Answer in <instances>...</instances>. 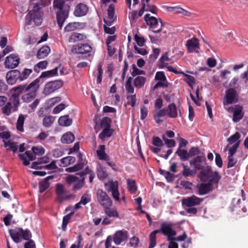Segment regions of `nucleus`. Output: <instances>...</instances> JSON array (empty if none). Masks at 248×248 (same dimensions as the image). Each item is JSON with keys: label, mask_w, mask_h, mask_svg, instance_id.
<instances>
[{"label": "nucleus", "mask_w": 248, "mask_h": 248, "mask_svg": "<svg viewBox=\"0 0 248 248\" xmlns=\"http://www.w3.org/2000/svg\"><path fill=\"white\" fill-rule=\"evenodd\" d=\"M162 139L165 142V144L168 148H171L175 146V142L173 140L168 139L164 135L163 136Z\"/></svg>", "instance_id": "59"}, {"label": "nucleus", "mask_w": 248, "mask_h": 248, "mask_svg": "<svg viewBox=\"0 0 248 248\" xmlns=\"http://www.w3.org/2000/svg\"><path fill=\"white\" fill-rule=\"evenodd\" d=\"M40 102V99H36L29 106V112H31L34 111L35 109L39 105V103Z\"/></svg>", "instance_id": "60"}, {"label": "nucleus", "mask_w": 248, "mask_h": 248, "mask_svg": "<svg viewBox=\"0 0 248 248\" xmlns=\"http://www.w3.org/2000/svg\"><path fill=\"white\" fill-rule=\"evenodd\" d=\"M31 72L32 70L31 69H25L21 73H20V80L23 81L27 79Z\"/></svg>", "instance_id": "58"}, {"label": "nucleus", "mask_w": 248, "mask_h": 248, "mask_svg": "<svg viewBox=\"0 0 248 248\" xmlns=\"http://www.w3.org/2000/svg\"><path fill=\"white\" fill-rule=\"evenodd\" d=\"M76 161L75 157L71 156H68L65 157H64L61 160V162L63 164V166H67L71 164L74 163Z\"/></svg>", "instance_id": "47"}, {"label": "nucleus", "mask_w": 248, "mask_h": 248, "mask_svg": "<svg viewBox=\"0 0 248 248\" xmlns=\"http://www.w3.org/2000/svg\"><path fill=\"white\" fill-rule=\"evenodd\" d=\"M59 69L61 74L62 75L63 73V69L60 66H57L54 69L42 73L40 78H49L53 77L57 74L58 70Z\"/></svg>", "instance_id": "24"}, {"label": "nucleus", "mask_w": 248, "mask_h": 248, "mask_svg": "<svg viewBox=\"0 0 248 248\" xmlns=\"http://www.w3.org/2000/svg\"><path fill=\"white\" fill-rule=\"evenodd\" d=\"M179 142L178 149L176 154L182 161L186 160V142L185 139L181 137L178 139Z\"/></svg>", "instance_id": "17"}, {"label": "nucleus", "mask_w": 248, "mask_h": 248, "mask_svg": "<svg viewBox=\"0 0 248 248\" xmlns=\"http://www.w3.org/2000/svg\"><path fill=\"white\" fill-rule=\"evenodd\" d=\"M111 206L104 207L105 213L110 217H119V214L116 208H110Z\"/></svg>", "instance_id": "29"}, {"label": "nucleus", "mask_w": 248, "mask_h": 248, "mask_svg": "<svg viewBox=\"0 0 248 248\" xmlns=\"http://www.w3.org/2000/svg\"><path fill=\"white\" fill-rule=\"evenodd\" d=\"M166 110H168V116L170 117L175 118L177 116L176 107L173 104L169 105Z\"/></svg>", "instance_id": "38"}, {"label": "nucleus", "mask_w": 248, "mask_h": 248, "mask_svg": "<svg viewBox=\"0 0 248 248\" xmlns=\"http://www.w3.org/2000/svg\"><path fill=\"white\" fill-rule=\"evenodd\" d=\"M56 192L58 196L62 199H65L64 194L66 192V190L64 189V186L62 185L58 184L56 186Z\"/></svg>", "instance_id": "40"}, {"label": "nucleus", "mask_w": 248, "mask_h": 248, "mask_svg": "<svg viewBox=\"0 0 248 248\" xmlns=\"http://www.w3.org/2000/svg\"><path fill=\"white\" fill-rule=\"evenodd\" d=\"M238 101V94L233 88H230L225 92V96L223 101V104L225 108L227 106L237 103Z\"/></svg>", "instance_id": "7"}, {"label": "nucleus", "mask_w": 248, "mask_h": 248, "mask_svg": "<svg viewBox=\"0 0 248 248\" xmlns=\"http://www.w3.org/2000/svg\"><path fill=\"white\" fill-rule=\"evenodd\" d=\"M198 194L203 195L212 191L215 187V184L209 182H202L197 185Z\"/></svg>", "instance_id": "14"}, {"label": "nucleus", "mask_w": 248, "mask_h": 248, "mask_svg": "<svg viewBox=\"0 0 248 248\" xmlns=\"http://www.w3.org/2000/svg\"><path fill=\"white\" fill-rule=\"evenodd\" d=\"M128 238V232L125 230H120L117 231L113 235V239L116 245H119L121 243L127 240Z\"/></svg>", "instance_id": "20"}, {"label": "nucleus", "mask_w": 248, "mask_h": 248, "mask_svg": "<svg viewBox=\"0 0 248 248\" xmlns=\"http://www.w3.org/2000/svg\"><path fill=\"white\" fill-rule=\"evenodd\" d=\"M39 79H36L28 85L26 92L21 97L23 102L29 103L34 100L37 96V91L39 88Z\"/></svg>", "instance_id": "4"}, {"label": "nucleus", "mask_w": 248, "mask_h": 248, "mask_svg": "<svg viewBox=\"0 0 248 248\" xmlns=\"http://www.w3.org/2000/svg\"><path fill=\"white\" fill-rule=\"evenodd\" d=\"M191 169L187 168V176H194L196 174V170H201L206 165V158L204 156L198 155L189 162Z\"/></svg>", "instance_id": "5"}, {"label": "nucleus", "mask_w": 248, "mask_h": 248, "mask_svg": "<svg viewBox=\"0 0 248 248\" xmlns=\"http://www.w3.org/2000/svg\"><path fill=\"white\" fill-rule=\"evenodd\" d=\"M25 117L24 115L20 114L17 119L16 123L17 129L20 131L23 132L24 131V123L25 121Z\"/></svg>", "instance_id": "45"}, {"label": "nucleus", "mask_w": 248, "mask_h": 248, "mask_svg": "<svg viewBox=\"0 0 248 248\" xmlns=\"http://www.w3.org/2000/svg\"><path fill=\"white\" fill-rule=\"evenodd\" d=\"M170 60V59L168 56L167 53H165L163 55L160 59V62L158 64L159 67L162 68L167 66L168 64L166 63V62H168Z\"/></svg>", "instance_id": "49"}, {"label": "nucleus", "mask_w": 248, "mask_h": 248, "mask_svg": "<svg viewBox=\"0 0 248 248\" xmlns=\"http://www.w3.org/2000/svg\"><path fill=\"white\" fill-rule=\"evenodd\" d=\"M48 62L46 61L40 62L37 64L35 65L34 69L35 71H38L40 69H45L46 67Z\"/></svg>", "instance_id": "57"}, {"label": "nucleus", "mask_w": 248, "mask_h": 248, "mask_svg": "<svg viewBox=\"0 0 248 248\" xmlns=\"http://www.w3.org/2000/svg\"><path fill=\"white\" fill-rule=\"evenodd\" d=\"M63 85V83L61 80H55L47 83L45 87L44 93L46 95H48L55 91L58 90Z\"/></svg>", "instance_id": "15"}, {"label": "nucleus", "mask_w": 248, "mask_h": 248, "mask_svg": "<svg viewBox=\"0 0 248 248\" xmlns=\"http://www.w3.org/2000/svg\"><path fill=\"white\" fill-rule=\"evenodd\" d=\"M36 16V15H32L31 12H29V14L26 16V23L27 25H31L32 20L34 22L36 25L39 26L41 25L42 20L40 17Z\"/></svg>", "instance_id": "26"}, {"label": "nucleus", "mask_w": 248, "mask_h": 248, "mask_svg": "<svg viewBox=\"0 0 248 248\" xmlns=\"http://www.w3.org/2000/svg\"><path fill=\"white\" fill-rule=\"evenodd\" d=\"M80 175V178L78 182H76L73 187V190H77L81 188L85 184V174H78Z\"/></svg>", "instance_id": "33"}, {"label": "nucleus", "mask_w": 248, "mask_h": 248, "mask_svg": "<svg viewBox=\"0 0 248 248\" xmlns=\"http://www.w3.org/2000/svg\"><path fill=\"white\" fill-rule=\"evenodd\" d=\"M197 177L202 182H209L215 184V187H218V183L221 176L218 172L213 171L209 165H206L198 174Z\"/></svg>", "instance_id": "2"}, {"label": "nucleus", "mask_w": 248, "mask_h": 248, "mask_svg": "<svg viewBox=\"0 0 248 248\" xmlns=\"http://www.w3.org/2000/svg\"><path fill=\"white\" fill-rule=\"evenodd\" d=\"M155 79L158 82L153 87V90L154 91L159 87L165 88L168 87V82L163 72H157Z\"/></svg>", "instance_id": "13"}, {"label": "nucleus", "mask_w": 248, "mask_h": 248, "mask_svg": "<svg viewBox=\"0 0 248 248\" xmlns=\"http://www.w3.org/2000/svg\"><path fill=\"white\" fill-rule=\"evenodd\" d=\"M229 151L228 156L227 168H230L234 166L237 162V159L234 158L233 155L236 153L235 147L233 148L231 150H228Z\"/></svg>", "instance_id": "23"}, {"label": "nucleus", "mask_w": 248, "mask_h": 248, "mask_svg": "<svg viewBox=\"0 0 248 248\" xmlns=\"http://www.w3.org/2000/svg\"><path fill=\"white\" fill-rule=\"evenodd\" d=\"M79 180V178L78 176L73 175H69L66 178V182L68 184L75 183Z\"/></svg>", "instance_id": "62"}, {"label": "nucleus", "mask_w": 248, "mask_h": 248, "mask_svg": "<svg viewBox=\"0 0 248 248\" xmlns=\"http://www.w3.org/2000/svg\"><path fill=\"white\" fill-rule=\"evenodd\" d=\"M50 52V48L47 46L42 47L38 51L37 57L39 59H43L46 57Z\"/></svg>", "instance_id": "32"}, {"label": "nucleus", "mask_w": 248, "mask_h": 248, "mask_svg": "<svg viewBox=\"0 0 248 248\" xmlns=\"http://www.w3.org/2000/svg\"><path fill=\"white\" fill-rule=\"evenodd\" d=\"M229 113H233L232 120L234 123L239 122L244 116L242 111L243 107L239 105L227 108H225Z\"/></svg>", "instance_id": "11"}, {"label": "nucleus", "mask_w": 248, "mask_h": 248, "mask_svg": "<svg viewBox=\"0 0 248 248\" xmlns=\"http://www.w3.org/2000/svg\"><path fill=\"white\" fill-rule=\"evenodd\" d=\"M4 147L7 148V150H10L15 153L17 151L18 146L16 143L10 140H4Z\"/></svg>", "instance_id": "34"}, {"label": "nucleus", "mask_w": 248, "mask_h": 248, "mask_svg": "<svg viewBox=\"0 0 248 248\" xmlns=\"http://www.w3.org/2000/svg\"><path fill=\"white\" fill-rule=\"evenodd\" d=\"M9 233L11 237L16 243H18L21 241L20 236L21 234L20 231L18 230V229L17 230H9Z\"/></svg>", "instance_id": "37"}, {"label": "nucleus", "mask_w": 248, "mask_h": 248, "mask_svg": "<svg viewBox=\"0 0 248 248\" xmlns=\"http://www.w3.org/2000/svg\"><path fill=\"white\" fill-rule=\"evenodd\" d=\"M92 50V48L90 45L84 44L74 46L72 48L71 51L73 53L84 54L90 53Z\"/></svg>", "instance_id": "16"}, {"label": "nucleus", "mask_w": 248, "mask_h": 248, "mask_svg": "<svg viewBox=\"0 0 248 248\" xmlns=\"http://www.w3.org/2000/svg\"><path fill=\"white\" fill-rule=\"evenodd\" d=\"M80 23L78 22H72L68 24L64 28V31L67 32L74 31L79 28Z\"/></svg>", "instance_id": "39"}, {"label": "nucleus", "mask_w": 248, "mask_h": 248, "mask_svg": "<svg viewBox=\"0 0 248 248\" xmlns=\"http://www.w3.org/2000/svg\"><path fill=\"white\" fill-rule=\"evenodd\" d=\"M97 176L99 179L103 180L107 177L108 174L102 168L99 167L98 169Z\"/></svg>", "instance_id": "63"}, {"label": "nucleus", "mask_w": 248, "mask_h": 248, "mask_svg": "<svg viewBox=\"0 0 248 248\" xmlns=\"http://www.w3.org/2000/svg\"><path fill=\"white\" fill-rule=\"evenodd\" d=\"M61 101V98L60 97H56L52 98L47 101V104L49 107H53L56 103L59 102Z\"/></svg>", "instance_id": "61"}, {"label": "nucleus", "mask_w": 248, "mask_h": 248, "mask_svg": "<svg viewBox=\"0 0 248 248\" xmlns=\"http://www.w3.org/2000/svg\"><path fill=\"white\" fill-rule=\"evenodd\" d=\"M111 123V119L107 117H104L101 122V126L102 128H110V124Z\"/></svg>", "instance_id": "53"}, {"label": "nucleus", "mask_w": 248, "mask_h": 248, "mask_svg": "<svg viewBox=\"0 0 248 248\" xmlns=\"http://www.w3.org/2000/svg\"><path fill=\"white\" fill-rule=\"evenodd\" d=\"M18 230L20 231L22 237L26 240H30L31 237V233L28 230H23L22 228H18Z\"/></svg>", "instance_id": "50"}, {"label": "nucleus", "mask_w": 248, "mask_h": 248, "mask_svg": "<svg viewBox=\"0 0 248 248\" xmlns=\"http://www.w3.org/2000/svg\"><path fill=\"white\" fill-rule=\"evenodd\" d=\"M132 78L130 77L126 80L125 88L126 91L128 93L133 94L134 92V88L132 86Z\"/></svg>", "instance_id": "46"}, {"label": "nucleus", "mask_w": 248, "mask_h": 248, "mask_svg": "<svg viewBox=\"0 0 248 248\" xmlns=\"http://www.w3.org/2000/svg\"><path fill=\"white\" fill-rule=\"evenodd\" d=\"M96 197L98 202L103 208L107 206H111L112 201L106 192L101 189H98L96 192Z\"/></svg>", "instance_id": "8"}, {"label": "nucleus", "mask_w": 248, "mask_h": 248, "mask_svg": "<svg viewBox=\"0 0 248 248\" xmlns=\"http://www.w3.org/2000/svg\"><path fill=\"white\" fill-rule=\"evenodd\" d=\"M86 38L87 36L84 34L74 32L70 36L68 41L70 43H75L78 41L84 40Z\"/></svg>", "instance_id": "28"}, {"label": "nucleus", "mask_w": 248, "mask_h": 248, "mask_svg": "<svg viewBox=\"0 0 248 248\" xmlns=\"http://www.w3.org/2000/svg\"><path fill=\"white\" fill-rule=\"evenodd\" d=\"M168 11L175 14H183L185 12V10L178 6H168L165 7Z\"/></svg>", "instance_id": "41"}, {"label": "nucleus", "mask_w": 248, "mask_h": 248, "mask_svg": "<svg viewBox=\"0 0 248 248\" xmlns=\"http://www.w3.org/2000/svg\"><path fill=\"white\" fill-rule=\"evenodd\" d=\"M88 11V8L85 4H78L75 9L74 15L76 16H85Z\"/></svg>", "instance_id": "22"}, {"label": "nucleus", "mask_w": 248, "mask_h": 248, "mask_svg": "<svg viewBox=\"0 0 248 248\" xmlns=\"http://www.w3.org/2000/svg\"><path fill=\"white\" fill-rule=\"evenodd\" d=\"M112 134V131L110 128H104L102 132L99 134V138L104 140L106 137H110Z\"/></svg>", "instance_id": "48"}, {"label": "nucleus", "mask_w": 248, "mask_h": 248, "mask_svg": "<svg viewBox=\"0 0 248 248\" xmlns=\"http://www.w3.org/2000/svg\"><path fill=\"white\" fill-rule=\"evenodd\" d=\"M240 137V134L238 132H236L235 134L228 138L227 140L228 144L224 148V151L226 152L234 147H235L236 151H237L241 143Z\"/></svg>", "instance_id": "10"}, {"label": "nucleus", "mask_w": 248, "mask_h": 248, "mask_svg": "<svg viewBox=\"0 0 248 248\" xmlns=\"http://www.w3.org/2000/svg\"><path fill=\"white\" fill-rule=\"evenodd\" d=\"M127 103L130 104L132 107H134L136 105V94L130 95L127 96Z\"/></svg>", "instance_id": "64"}, {"label": "nucleus", "mask_w": 248, "mask_h": 248, "mask_svg": "<svg viewBox=\"0 0 248 248\" xmlns=\"http://www.w3.org/2000/svg\"><path fill=\"white\" fill-rule=\"evenodd\" d=\"M161 232L164 235L168 236V240H173V236L176 234L175 231L172 229L171 224L164 223L161 225V230H155L151 233L150 235V244L149 248H153L156 245V234Z\"/></svg>", "instance_id": "3"}, {"label": "nucleus", "mask_w": 248, "mask_h": 248, "mask_svg": "<svg viewBox=\"0 0 248 248\" xmlns=\"http://www.w3.org/2000/svg\"><path fill=\"white\" fill-rule=\"evenodd\" d=\"M146 80V78L144 77L140 76L136 77L133 81L134 86L138 89L142 88L144 86Z\"/></svg>", "instance_id": "31"}, {"label": "nucleus", "mask_w": 248, "mask_h": 248, "mask_svg": "<svg viewBox=\"0 0 248 248\" xmlns=\"http://www.w3.org/2000/svg\"><path fill=\"white\" fill-rule=\"evenodd\" d=\"M144 18L147 24L154 32L158 33L162 31L163 25L160 19H158L155 17L151 16L150 14L145 15Z\"/></svg>", "instance_id": "6"}, {"label": "nucleus", "mask_w": 248, "mask_h": 248, "mask_svg": "<svg viewBox=\"0 0 248 248\" xmlns=\"http://www.w3.org/2000/svg\"><path fill=\"white\" fill-rule=\"evenodd\" d=\"M53 8L56 10V19L60 28L62 27L69 14L70 7L65 4L64 0H54Z\"/></svg>", "instance_id": "1"}, {"label": "nucleus", "mask_w": 248, "mask_h": 248, "mask_svg": "<svg viewBox=\"0 0 248 248\" xmlns=\"http://www.w3.org/2000/svg\"><path fill=\"white\" fill-rule=\"evenodd\" d=\"M28 87V85H22L15 87L13 89L17 93H16V94H18L19 95L22 93L24 94Z\"/></svg>", "instance_id": "54"}, {"label": "nucleus", "mask_w": 248, "mask_h": 248, "mask_svg": "<svg viewBox=\"0 0 248 248\" xmlns=\"http://www.w3.org/2000/svg\"><path fill=\"white\" fill-rule=\"evenodd\" d=\"M159 172L161 174L164 175L168 182H171L173 181L174 179L173 173H170L169 171L162 170H160Z\"/></svg>", "instance_id": "42"}, {"label": "nucleus", "mask_w": 248, "mask_h": 248, "mask_svg": "<svg viewBox=\"0 0 248 248\" xmlns=\"http://www.w3.org/2000/svg\"><path fill=\"white\" fill-rule=\"evenodd\" d=\"M127 183L129 191L132 194L135 193L137 190L135 181L128 179L127 180Z\"/></svg>", "instance_id": "43"}, {"label": "nucleus", "mask_w": 248, "mask_h": 248, "mask_svg": "<svg viewBox=\"0 0 248 248\" xmlns=\"http://www.w3.org/2000/svg\"><path fill=\"white\" fill-rule=\"evenodd\" d=\"M74 140V135L70 132L64 134L61 138L62 142L65 144L71 143Z\"/></svg>", "instance_id": "35"}, {"label": "nucleus", "mask_w": 248, "mask_h": 248, "mask_svg": "<svg viewBox=\"0 0 248 248\" xmlns=\"http://www.w3.org/2000/svg\"><path fill=\"white\" fill-rule=\"evenodd\" d=\"M144 74L145 72L144 71L138 69L137 67L136 66V65H132V71L131 72V75L133 77Z\"/></svg>", "instance_id": "52"}, {"label": "nucleus", "mask_w": 248, "mask_h": 248, "mask_svg": "<svg viewBox=\"0 0 248 248\" xmlns=\"http://www.w3.org/2000/svg\"><path fill=\"white\" fill-rule=\"evenodd\" d=\"M104 186L108 192H111L113 199L117 201H119L120 193L118 191V183L117 181L109 180L108 182L105 183Z\"/></svg>", "instance_id": "9"}, {"label": "nucleus", "mask_w": 248, "mask_h": 248, "mask_svg": "<svg viewBox=\"0 0 248 248\" xmlns=\"http://www.w3.org/2000/svg\"><path fill=\"white\" fill-rule=\"evenodd\" d=\"M54 121V118L52 116H46L43 119V125L46 127H50Z\"/></svg>", "instance_id": "51"}, {"label": "nucleus", "mask_w": 248, "mask_h": 248, "mask_svg": "<svg viewBox=\"0 0 248 248\" xmlns=\"http://www.w3.org/2000/svg\"><path fill=\"white\" fill-rule=\"evenodd\" d=\"M72 122V120L69 118L67 115L61 116L58 120L59 124L63 126H69L71 124Z\"/></svg>", "instance_id": "36"}, {"label": "nucleus", "mask_w": 248, "mask_h": 248, "mask_svg": "<svg viewBox=\"0 0 248 248\" xmlns=\"http://www.w3.org/2000/svg\"><path fill=\"white\" fill-rule=\"evenodd\" d=\"M12 110L13 111V107L9 102L5 103V106H3L2 108V113L6 116H9Z\"/></svg>", "instance_id": "44"}, {"label": "nucleus", "mask_w": 248, "mask_h": 248, "mask_svg": "<svg viewBox=\"0 0 248 248\" xmlns=\"http://www.w3.org/2000/svg\"><path fill=\"white\" fill-rule=\"evenodd\" d=\"M18 94L14 93L10 98L9 103L13 107V111H16L20 104Z\"/></svg>", "instance_id": "27"}, {"label": "nucleus", "mask_w": 248, "mask_h": 248, "mask_svg": "<svg viewBox=\"0 0 248 248\" xmlns=\"http://www.w3.org/2000/svg\"><path fill=\"white\" fill-rule=\"evenodd\" d=\"M78 163L75 166L66 168L65 171L68 172H74L78 171L81 170L85 164V161H83L82 158V154L80 153L78 154Z\"/></svg>", "instance_id": "21"}, {"label": "nucleus", "mask_w": 248, "mask_h": 248, "mask_svg": "<svg viewBox=\"0 0 248 248\" xmlns=\"http://www.w3.org/2000/svg\"><path fill=\"white\" fill-rule=\"evenodd\" d=\"M19 63V57L14 54H11L6 58L5 65L6 68L13 69L17 67Z\"/></svg>", "instance_id": "18"}, {"label": "nucleus", "mask_w": 248, "mask_h": 248, "mask_svg": "<svg viewBox=\"0 0 248 248\" xmlns=\"http://www.w3.org/2000/svg\"><path fill=\"white\" fill-rule=\"evenodd\" d=\"M53 176H49L39 183V190L40 192H43L48 188L49 183L48 182V181L50 179H53Z\"/></svg>", "instance_id": "30"}, {"label": "nucleus", "mask_w": 248, "mask_h": 248, "mask_svg": "<svg viewBox=\"0 0 248 248\" xmlns=\"http://www.w3.org/2000/svg\"><path fill=\"white\" fill-rule=\"evenodd\" d=\"M199 40L194 36L187 40V52L198 53L200 52Z\"/></svg>", "instance_id": "12"}, {"label": "nucleus", "mask_w": 248, "mask_h": 248, "mask_svg": "<svg viewBox=\"0 0 248 248\" xmlns=\"http://www.w3.org/2000/svg\"><path fill=\"white\" fill-rule=\"evenodd\" d=\"M203 200V198H199L195 195L187 197V207L198 205L200 204Z\"/></svg>", "instance_id": "25"}, {"label": "nucleus", "mask_w": 248, "mask_h": 248, "mask_svg": "<svg viewBox=\"0 0 248 248\" xmlns=\"http://www.w3.org/2000/svg\"><path fill=\"white\" fill-rule=\"evenodd\" d=\"M108 17L110 22H112L114 20V6L112 4H110L108 9Z\"/></svg>", "instance_id": "56"}, {"label": "nucleus", "mask_w": 248, "mask_h": 248, "mask_svg": "<svg viewBox=\"0 0 248 248\" xmlns=\"http://www.w3.org/2000/svg\"><path fill=\"white\" fill-rule=\"evenodd\" d=\"M20 72L17 70L9 71L6 74V81L9 84H15L18 79L20 80Z\"/></svg>", "instance_id": "19"}, {"label": "nucleus", "mask_w": 248, "mask_h": 248, "mask_svg": "<svg viewBox=\"0 0 248 248\" xmlns=\"http://www.w3.org/2000/svg\"><path fill=\"white\" fill-rule=\"evenodd\" d=\"M91 201V195L88 193H85L81 197L80 202L83 205H85L90 202Z\"/></svg>", "instance_id": "55"}]
</instances>
